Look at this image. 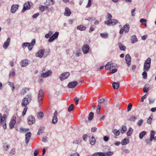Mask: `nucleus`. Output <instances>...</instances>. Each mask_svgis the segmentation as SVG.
<instances>
[{"instance_id": "obj_1", "label": "nucleus", "mask_w": 156, "mask_h": 156, "mask_svg": "<svg viewBox=\"0 0 156 156\" xmlns=\"http://www.w3.org/2000/svg\"><path fill=\"white\" fill-rule=\"evenodd\" d=\"M32 99L31 94H27L25 97L23 99L21 105L22 107L27 106L31 101Z\"/></svg>"}, {"instance_id": "obj_2", "label": "nucleus", "mask_w": 156, "mask_h": 156, "mask_svg": "<svg viewBox=\"0 0 156 156\" xmlns=\"http://www.w3.org/2000/svg\"><path fill=\"white\" fill-rule=\"evenodd\" d=\"M6 119L7 116L5 114L2 115L1 113L0 114V126H2L4 129H6L7 128Z\"/></svg>"}, {"instance_id": "obj_3", "label": "nucleus", "mask_w": 156, "mask_h": 156, "mask_svg": "<svg viewBox=\"0 0 156 156\" xmlns=\"http://www.w3.org/2000/svg\"><path fill=\"white\" fill-rule=\"evenodd\" d=\"M151 59L148 58L145 61L143 69L144 71H148L149 70L151 65Z\"/></svg>"}, {"instance_id": "obj_4", "label": "nucleus", "mask_w": 156, "mask_h": 156, "mask_svg": "<svg viewBox=\"0 0 156 156\" xmlns=\"http://www.w3.org/2000/svg\"><path fill=\"white\" fill-rule=\"evenodd\" d=\"M44 93L43 90L41 89L39 91L38 95V101L39 106H41L42 103V101L43 99Z\"/></svg>"}, {"instance_id": "obj_5", "label": "nucleus", "mask_w": 156, "mask_h": 156, "mask_svg": "<svg viewBox=\"0 0 156 156\" xmlns=\"http://www.w3.org/2000/svg\"><path fill=\"white\" fill-rule=\"evenodd\" d=\"M70 75V73L68 72H64L62 73L59 76V78L61 81L66 79Z\"/></svg>"}, {"instance_id": "obj_6", "label": "nucleus", "mask_w": 156, "mask_h": 156, "mask_svg": "<svg viewBox=\"0 0 156 156\" xmlns=\"http://www.w3.org/2000/svg\"><path fill=\"white\" fill-rule=\"evenodd\" d=\"M32 4V3L31 2H26L23 5V8L22 10V12H24L26 10L30 9L31 5Z\"/></svg>"}, {"instance_id": "obj_7", "label": "nucleus", "mask_w": 156, "mask_h": 156, "mask_svg": "<svg viewBox=\"0 0 156 156\" xmlns=\"http://www.w3.org/2000/svg\"><path fill=\"white\" fill-rule=\"evenodd\" d=\"M16 122V118L15 116H13L12 118L9 123V128L12 129L14 127V125Z\"/></svg>"}, {"instance_id": "obj_8", "label": "nucleus", "mask_w": 156, "mask_h": 156, "mask_svg": "<svg viewBox=\"0 0 156 156\" xmlns=\"http://www.w3.org/2000/svg\"><path fill=\"white\" fill-rule=\"evenodd\" d=\"M27 122L28 124L30 125H32L34 124L35 121L34 117L30 115L27 118Z\"/></svg>"}, {"instance_id": "obj_9", "label": "nucleus", "mask_w": 156, "mask_h": 156, "mask_svg": "<svg viewBox=\"0 0 156 156\" xmlns=\"http://www.w3.org/2000/svg\"><path fill=\"white\" fill-rule=\"evenodd\" d=\"M59 33L58 32H56L52 35L48 40V42H51L56 39L58 36Z\"/></svg>"}, {"instance_id": "obj_10", "label": "nucleus", "mask_w": 156, "mask_h": 156, "mask_svg": "<svg viewBox=\"0 0 156 156\" xmlns=\"http://www.w3.org/2000/svg\"><path fill=\"white\" fill-rule=\"evenodd\" d=\"M58 113L56 111L54 113V115L52 120V123L53 124H55L58 122L57 118Z\"/></svg>"}, {"instance_id": "obj_11", "label": "nucleus", "mask_w": 156, "mask_h": 156, "mask_svg": "<svg viewBox=\"0 0 156 156\" xmlns=\"http://www.w3.org/2000/svg\"><path fill=\"white\" fill-rule=\"evenodd\" d=\"M89 49L90 47L89 45L85 44L83 47L82 50L84 54H86L88 53Z\"/></svg>"}, {"instance_id": "obj_12", "label": "nucleus", "mask_w": 156, "mask_h": 156, "mask_svg": "<svg viewBox=\"0 0 156 156\" xmlns=\"http://www.w3.org/2000/svg\"><path fill=\"white\" fill-rule=\"evenodd\" d=\"M125 60L128 66H129L131 64V58L129 54H127L125 56Z\"/></svg>"}, {"instance_id": "obj_13", "label": "nucleus", "mask_w": 156, "mask_h": 156, "mask_svg": "<svg viewBox=\"0 0 156 156\" xmlns=\"http://www.w3.org/2000/svg\"><path fill=\"white\" fill-rule=\"evenodd\" d=\"M44 49H41L39 50L37 53H36V56L37 57L41 58L44 55Z\"/></svg>"}, {"instance_id": "obj_14", "label": "nucleus", "mask_w": 156, "mask_h": 156, "mask_svg": "<svg viewBox=\"0 0 156 156\" xmlns=\"http://www.w3.org/2000/svg\"><path fill=\"white\" fill-rule=\"evenodd\" d=\"M52 73V71L51 70H48L46 72L43 73L41 74V77H47L50 76Z\"/></svg>"}, {"instance_id": "obj_15", "label": "nucleus", "mask_w": 156, "mask_h": 156, "mask_svg": "<svg viewBox=\"0 0 156 156\" xmlns=\"http://www.w3.org/2000/svg\"><path fill=\"white\" fill-rule=\"evenodd\" d=\"M36 43V40L35 39H33L31 43H29V44L28 46V48L29 51H31L33 48L34 45Z\"/></svg>"}, {"instance_id": "obj_16", "label": "nucleus", "mask_w": 156, "mask_h": 156, "mask_svg": "<svg viewBox=\"0 0 156 156\" xmlns=\"http://www.w3.org/2000/svg\"><path fill=\"white\" fill-rule=\"evenodd\" d=\"M19 6L18 5L14 4L12 5L11 7V12L12 13H14L18 9Z\"/></svg>"}, {"instance_id": "obj_17", "label": "nucleus", "mask_w": 156, "mask_h": 156, "mask_svg": "<svg viewBox=\"0 0 156 156\" xmlns=\"http://www.w3.org/2000/svg\"><path fill=\"white\" fill-rule=\"evenodd\" d=\"M78 83L77 81H73L69 83L68 84V87L70 88H74L77 84Z\"/></svg>"}, {"instance_id": "obj_18", "label": "nucleus", "mask_w": 156, "mask_h": 156, "mask_svg": "<svg viewBox=\"0 0 156 156\" xmlns=\"http://www.w3.org/2000/svg\"><path fill=\"white\" fill-rule=\"evenodd\" d=\"M31 136V133L30 132H28L25 134V143L27 144L29 142Z\"/></svg>"}, {"instance_id": "obj_19", "label": "nucleus", "mask_w": 156, "mask_h": 156, "mask_svg": "<svg viewBox=\"0 0 156 156\" xmlns=\"http://www.w3.org/2000/svg\"><path fill=\"white\" fill-rule=\"evenodd\" d=\"M10 38L9 37L7 39L6 41L4 43L3 45V48L4 49H6L9 46L10 42Z\"/></svg>"}, {"instance_id": "obj_20", "label": "nucleus", "mask_w": 156, "mask_h": 156, "mask_svg": "<svg viewBox=\"0 0 156 156\" xmlns=\"http://www.w3.org/2000/svg\"><path fill=\"white\" fill-rule=\"evenodd\" d=\"M54 4V1L53 0H47L44 3V5L48 6L52 5Z\"/></svg>"}, {"instance_id": "obj_21", "label": "nucleus", "mask_w": 156, "mask_h": 156, "mask_svg": "<svg viewBox=\"0 0 156 156\" xmlns=\"http://www.w3.org/2000/svg\"><path fill=\"white\" fill-rule=\"evenodd\" d=\"M29 61L27 59H24L20 62V66L22 67H25L28 64Z\"/></svg>"}, {"instance_id": "obj_22", "label": "nucleus", "mask_w": 156, "mask_h": 156, "mask_svg": "<svg viewBox=\"0 0 156 156\" xmlns=\"http://www.w3.org/2000/svg\"><path fill=\"white\" fill-rule=\"evenodd\" d=\"M71 13V12L69 9L67 7H66L65 9V12L64 13V15L68 16H70Z\"/></svg>"}, {"instance_id": "obj_23", "label": "nucleus", "mask_w": 156, "mask_h": 156, "mask_svg": "<svg viewBox=\"0 0 156 156\" xmlns=\"http://www.w3.org/2000/svg\"><path fill=\"white\" fill-rule=\"evenodd\" d=\"M29 90V89L27 88H23L22 89L20 94L21 95H23L28 92Z\"/></svg>"}, {"instance_id": "obj_24", "label": "nucleus", "mask_w": 156, "mask_h": 156, "mask_svg": "<svg viewBox=\"0 0 156 156\" xmlns=\"http://www.w3.org/2000/svg\"><path fill=\"white\" fill-rule=\"evenodd\" d=\"M138 41L135 35H133L131 38V42L133 44L135 43L136 42Z\"/></svg>"}, {"instance_id": "obj_25", "label": "nucleus", "mask_w": 156, "mask_h": 156, "mask_svg": "<svg viewBox=\"0 0 156 156\" xmlns=\"http://www.w3.org/2000/svg\"><path fill=\"white\" fill-rule=\"evenodd\" d=\"M123 28L124 29L125 32L126 33H127L129 32V25L128 24H126V25L124 26Z\"/></svg>"}, {"instance_id": "obj_26", "label": "nucleus", "mask_w": 156, "mask_h": 156, "mask_svg": "<svg viewBox=\"0 0 156 156\" xmlns=\"http://www.w3.org/2000/svg\"><path fill=\"white\" fill-rule=\"evenodd\" d=\"M15 75V70L14 69H12L9 72V77H13Z\"/></svg>"}, {"instance_id": "obj_27", "label": "nucleus", "mask_w": 156, "mask_h": 156, "mask_svg": "<svg viewBox=\"0 0 156 156\" xmlns=\"http://www.w3.org/2000/svg\"><path fill=\"white\" fill-rule=\"evenodd\" d=\"M113 154V151H108L107 152H103V156H111Z\"/></svg>"}, {"instance_id": "obj_28", "label": "nucleus", "mask_w": 156, "mask_h": 156, "mask_svg": "<svg viewBox=\"0 0 156 156\" xmlns=\"http://www.w3.org/2000/svg\"><path fill=\"white\" fill-rule=\"evenodd\" d=\"M113 87L114 89H117L119 87V84L118 82H114L112 83Z\"/></svg>"}, {"instance_id": "obj_29", "label": "nucleus", "mask_w": 156, "mask_h": 156, "mask_svg": "<svg viewBox=\"0 0 156 156\" xmlns=\"http://www.w3.org/2000/svg\"><path fill=\"white\" fill-rule=\"evenodd\" d=\"M45 127L44 126H41L39 128V129L38 130V131L37 133V135H39L41 134L43 131V130L45 129Z\"/></svg>"}, {"instance_id": "obj_30", "label": "nucleus", "mask_w": 156, "mask_h": 156, "mask_svg": "<svg viewBox=\"0 0 156 156\" xmlns=\"http://www.w3.org/2000/svg\"><path fill=\"white\" fill-rule=\"evenodd\" d=\"M86 28V27L83 25H80L77 27V29L81 31L84 30Z\"/></svg>"}, {"instance_id": "obj_31", "label": "nucleus", "mask_w": 156, "mask_h": 156, "mask_svg": "<svg viewBox=\"0 0 156 156\" xmlns=\"http://www.w3.org/2000/svg\"><path fill=\"white\" fill-rule=\"evenodd\" d=\"M129 143V140L128 139L125 138L123 139L121 142V144L123 145H126Z\"/></svg>"}, {"instance_id": "obj_32", "label": "nucleus", "mask_w": 156, "mask_h": 156, "mask_svg": "<svg viewBox=\"0 0 156 156\" xmlns=\"http://www.w3.org/2000/svg\"><path fill=\"white\" fill-rule=\"evenodd\" d=\"M127 130V128L125 126L123 125L121 127V129L120 131L121 133H124Z\"/></svg>"}, {"instance_id": "obj_33", "label": "nucleus", "mask_w": 156, "mask_h": 156, "mask_svg": "<svg viewBox=\"0 0 156 156\" xmlns=\"http://www.w3.org/2000/svg\"><path fill=\"white\" fill-rule=\"evenodd\" d=\"M112 132L114 133L116 136H118L120 134V131L116 129H112Z\"/></svg>"}, {"instance_id": "obj_34", "label": "nucleus", "mask_w": 156, "mask_h": 156, "mask_svg": "<svg viewBox=\"0 0 156 156\" xmlns=\"http://www.w3.org/2000/svg\"><path fill=\"white\" fill-rule=\"evenodd\" d=\"M90 144L92 145H94L95 143V139L93 136L90 139Z\"/></svg>"}, {"instance_id": "obj_35", "label": "nucleus", "mask_w": 156, "mask_h": 156, "mask_svg": "<svg viewBox=\"0 0 156 156\" xmlns=\"http://www.w3.org/2000/svg\"><path fill=\"white\" fill-rule=\"evenodd\" d=\"M119 47L121 50L125 51L126 48L124 45L121 43H119Z\"/></svg>"}, {"instance_id": "obj_36", "label": "nucleus", "mask_w": 156, "mask_h": 156, "mask_svg": "<svg viewBox=\"0 0 156 156\" xmlns=\"http://www.w3.org/2000/svg\"><path fill=\"white\" fill-rule=\"evenodd\" d=\"M146 133L145 131H142L139 134V137L140 139H142L144 136L146 134Z\"/></svg>"}, {"instance_id": "obj_37", "label": "nucleus", "mask_w": 156, "mask_h": 156, "mask_svg": "<svg viewBox=\"0 0 156 156\" xmlns=\"http://www.w3.org/2000/svg\"><path fill=\"white\" fill-rule=\"evenodd\" d=\"M111 67V65L109 62H108L105 66V68L107 70H110Z\"/></svg>"}, {"instance_id": "obj_38", "label": "nucleus", "mask_w": 156, "mask_h": 156, "mask_svg": "<svg viewBox=\"0 0 156 156\" xmlns=\"http://www.w3.org/2000/svg\"><path fill=\"white\" fill-rule=\"evenodd\" d=\"M91 156H103V152H96L93 154Z\"/></svg>"}, {"instance_id": "obj_39", "label": "nucleus", "mask_w": 156, "mask_h": 156, "mask_svg": "<svg viewBox=\"0 0 156 156\" xmlns=\"http://www.w3.org/2000/svg\"><path fill=\"white\" fill-rule=\"evenodd\" d=\"M153 118V116L152 115L150 116L147 120V123L148 124H151V123Z\"/></svg>"}, {"instance_id": "obj_40", "label": "nucleus", "mask_w": 156, "mask_h": 156, "mask_svg": "<svg viewBox=\"0 0 156 156\" xmlns=\"http://www.w3.org/2000/svg\"><path fill=\"white\" fill-rule=\"evenodd\" d=\"M153 140L150 137L149 139H148L145 140V141L146 143L148 145H151V141Z\"/></svg>"}, {"instance_id": "obj_41", "label": "nucleus", "mask_w": 156, "mask_h": 156, "mask_svg": "<svg viewBox=\"0 0 156 156\" xmlns=\"http://www.w3.org/2000/svg\"><path fill=\"white\" fill-rule=\"evenodd\" d=\"M40 10L42 11H44L45 9L48 8V7L46 6L41 5L40 7Z\"/></svg>"}, {"instance_id": "obj_42", "label": "nucleus", "mask_w": 156, "mask_h": 156, "mask_svg": "<svg viewBox=\"0 0 156 156\" xmlns=\"http://www.w3.org/2000/svg\"><path fill=\"white\" fill-rule=\"evenodd\" d=\"M101 37L103 38H106L108 37V34L106 33H101L100 34Z\"/></svg>"}, {"instance_id": "obj_43", "label": "nucleus", "mask_w": 156, "mask_h": 156, "mask_svg": "<svg viewBox=\"0 0 156 156\" xmlns=\"http://www.w3.org/2000/svg\"><path fill=\"white\" fill-rule=\"evenodd\" d=\"M133 131V129L131 127H130L127 133V135L130 136Z\"/></svg>"}, {"instance_id": "obj_44", "label": "nucleus", "mask_w": 156, "mask_h": 156, "mask_svg": "<svg viewBox=\"0 0 156 156\" xmlns=\"http://www.w3.org/2000/svg\"><path fill=\"white\" fill-rule=\"evenodd\" d=\"M44 116L43 113L41 112H39L37 115V117L38 119H41Z\"/></svg>"}, {"instance_id": "obj_45", "label": "nucleus", "mask_w": 156, "mask_h": 156, "mask_svg": "<svg viewBox=\"0 0 156 156\" xmlns=\"http://www.w3.org/2000/svg\"><path fill=\"white\" fill-rule=\"evenodd\" d=\"M155 132L154 130H151V134L150 136V138L153 139L154 138V135H155Z\"/></svg>"}, {"instance_id": "obj_46", "label": "nucleus", "mask_w": 156, "mask_h": 156, "mask_svg": "<svg viewBox=\"0 0 156 156\" xmlns=\"http://www.w3.org/2000/svg\"><path fill=\"white\" fill-rule=\"evenodd\" d=\"M148 85H145L143 88V90L144 93H147L149 90V88L147 87Z\"/></svg>"}, {"instance_id": "obj_47", "label": "nucleus", "mask_w": 156, "mask_h": 156, "mask_svg": "<svg viewBox=\"0 0 156 156\" xmlns=\"http://www.w3.org/2000/svg\"><path fill=\"white\" fill-rule=\"evenodd\" d=\"M94 116V113L92 112H90L89 115V117H88V119L89 120H91L93 118Z\"/></svg>"}, {"instance_id": "obj_48", "label": "nucleus", "mask_w": 156, "mask_h": 156, "mask_svg": "<svg viewBox=\"0 0 156 156\" xmlns=\"http://www.w3.org/2000/svg\"><path fill=\"white\" fill-rule=\"evenodd\" d=\"M74 108V105L73 104H71L69 107L68 108V111L70 112L72 111Z\"/></svg>"}, {"instance_id": "obj_49", "label": "nucleus", "mask_w": 156, "mask_h": 156, "mask_svg": "<svg viewBox=\"0 0 156 156\" xmlns=\"http://www.w3.org/2000/svg\"><path fill=\"white\" fill-rule=\"evenodd\" d=\"M111 24L112 26L118 23V21L117 20L115 19H111Z\"/></svg>"}, {"instance_id": "obj_50", "label": "nucleus", "mask_w": 156, "mask_h": 156, "mask_svg": "<svg viewBox=\"0 0 156 156\" xmlns=\"http://www.w3.org/2000/svg\"><path fill=\"white\" fill-rule=\"evenodd\" d=\"M96 19V18L95 17H89L88 18H85V20H87L90 21H92L93 20H94Z\"/></svg>"}, {"instance_id": "obj_51", "label": "nucleus", "mask_w": 156, "mask_h": 156, "mask_svg": "<svg viewBox=\"0 0 156 156\" xmlns=\"http://www.w3.org/2000/svg\"><path fill=\"white\" fill-rule=\"evenodd\" d=\"M111 20H109L105 21L104 22L105 24L107 25H111Z\"/></svg>"}, {"instance_id": "obj_52", "label": "nucleus", "mask_w": 156, "mask_h": 156, "mask_svg": "<svg viewBox=\"0 0 156 156\" xmlns=\"http://www.w3.org/2000/svg\"><path fill=\"white\" fill-rule=\"evenodd\" d=\"M24 108L23 110V113H22V115L24 116L26 114V112L27 109V106H24Z\"/></svg>"}, {"instance_id": "obj_53", "label": "nucleus", "mask_w": 156, "mask_h": 156, "mask_svg": "<svg viewBox=\"0 0 156 156\" xmlns=\"http://www.w3.org/2000/svg\"><path fill=\"white\" fill-rule=\"evenodd\" d=\"M136 119V118L135 116H131L130 117L129 120L131 121L134 122Z\"/></svg>"}, {"instance_id": "obj_54", "label": "nucleus", "mask_w": 156, "mask_h": 156, "mask_svg": "<svg viewBox=\"0 0 156 156\" xmlns=\"http://www.w3.org/2000/svg\"><path fill=\"white\" fill-rule=\"evenodd\" d=\"M9 85L11 87H12V90H13L15 88L14 84L13 83L11 82H9Z\"/></svg>"}, {"instance_id": "obj_55", "label": "nucleus", "mask_w": 156, "mask_h": 156, "mask_svg": "<svg viewBox=\"0 0 156 156\" xmlns=\"http://www.w3.org/2000/svg\"><path fill=\"white\" fill-rule=\"evenodd\" d=\"M146 71H144L142 73V75L144 79H146L147 78V74Z\"/></svg>"}, {"instance_id": "obj_56", "label": "nucleus", "mask_w": 156, "mask_h": 156, "mask_svg": "<svg viewBox=\"0 0 156 156\" xmlns=\"http://www.w3.org/2000/svg\"><path fill=\"white\" fill-rule=\"evenodd\" d=\"M148 94H146L144 95L141 98V101L143 102L144 101L145 99L148 96Z\"/></svg>"}, {"instance_id": "obj_57", "label": "nucleus", "mask_w": 156, "mask_h": 156, "mask_svg": "<svg viewBox=\"0 0 156 156\" xmlns=\"http://www.w3.org/2000/svg\"><path fill=\"white\" fill-rule=\"evenodd\" d=\"M81 54V52L80 50H77L76 51V56H79Z\"/></svg>"}, {"instance_id": "obj_58", "label": "nucleus", "mask_w": 156, "mask_h": 156, "mask_svg": "<svg viewBox=\"0 0 156 156\" xmlns=\"http://www.w3.org/2000/svg\"><path fill=\"white\" fill-rule=\"evenodd\" d=\"M81 142L80 139H77L74 141L73 143L74 144H78Z\"/></svg>"}, {"instance_id": "obj_59", "label": "nucleus", "mask_w": 156, "mask_h": 156, "mask_svg": "<svg viewBox=\"0 0 156 156\" xmlns=\"http://www.w3.org/2000/svg\"><path fill=\"white\" fill-rule=\"evenodd\" d=\"M148 100L150 104L153 103L155 101V99H154L151 98H148Z\"/></svg>"}, {"instance_id": "obj_60", "label": "nucleus", "mask_w": 156, "mask_h": 156, "mask_svg": "<svg viewBox=\"0 0 156 156\" xmlns=\"http://www.w3.org/2000/svg\"><path fill=\"white\" fill-rule=\"evenodd\" d=\"M122 150L126 154H128L130 153V151L129 150L125 148H122Z\"/></svg>"}, {"instance_id": "obj_61", "label": "nucleus", "mask_w": 156, "mask_h": 156, "mask_svg": "<svg viewBox=\"0 0 156 156\" xmlns=\"http://www.w3.org/2000/svg\"><path fill=\"white\" fill-rule=\"evenodd\" d=\"M132 107V105L131 104L129 103L128 104V107H127V111L128 112H129L131 109Z\"/></svg>"}, {"instance_id": "obj_62", "label": "nucleus", "mask_w": 156, "mask_h": 156, "mask_svg": "<svg viewBox=\"0 0 156 156\" xmlns=\"http://www.w3.org/2000/svg\"><path fill=\"white\" fill-rule=\"evenodd\" d=\"M29 43L28 42H26V43H23L22 45V47L23 48H26L28 46V45H29Z\"/></svg>"}, {"instance_id": "obj_63", "label": "nucleus", "mask_w": 156, "mask_h": 156, "mask_svg": "<svg viewBox=\"0 0 156 156\" xmlns=\"http://www.w3.org/2000/svg\"><path fill=\"white\" fill-rule=\"evenodd\" d=\"M15 153V148H13L10 152V154L11 155L14 154Z\"/></svg>"}, {"instance_id": "obj_64", "label": "nucleus", "mask_w": 156, "mask_h": 156, "mask_svg": "<svg viewBox=\"0 0 156 156\" xmlns=\"http://www.w3.org/2000/svg\"><path fill=\"white\" fill-rule=\"evenodd\" d=\"M143 122V120L142 119H141L138 121V122L137 123V125L139 126H140L142 124Z\"/></svg>"}]
</instances>
